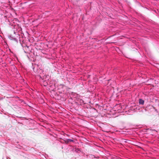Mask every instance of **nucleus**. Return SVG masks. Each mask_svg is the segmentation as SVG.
Listing matches in <instances>:
<instances>
[{
  "label": "nucleus",
  "mask_w": 159,
  "mask_h": 159,
  "mask_svg": "<svg viewBox=\"0 0 159 159\" xmlns=\"http://www.w3.org/2000/svg\"><path fill=\"white\" fill-rule=\"evenodd\" d=\"M45 86H46V84L44 85Z\"/></svg>",
  "instance_id": "7ed1b4c3"
},
{
  "label": "nucleus",
  "mask_w": 159,
  "mask_h": 159,
  "mask_svg": "<svg viewBox=\"0 0 159 159\" xmlns=\"http://www.w3.org/2000/svg\"><path fill=\"white\" fill-rule=\"evenodd\" d=\"M73 141L72 139H67L66 140H65V142L66 143H68L69 142H72Z\"/></svg>",
  "instance_id": "f03ea898"
},
{
  "label": "nucleus",
  "mask_w": 159,
  "mask_h": 159,
  "mask_svg": "<svg viewBox=\"0 0 159 159\" xmlns=\"http://www.w3.org/2000/svg\"><path fill=\"white\" fill-rule=\"evenodd\" d=\"M139 103L140 104L143 105L144 103V101L142 99H140L139 100Z\"/></svg>",
  "instance_id": "f257e3e1"
}]
</instances>
